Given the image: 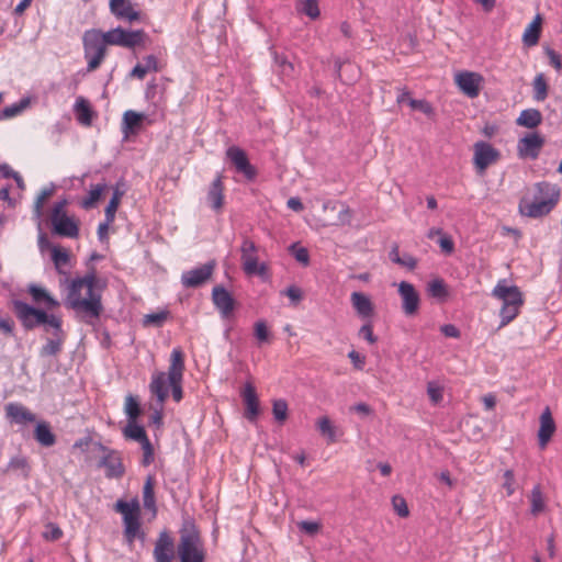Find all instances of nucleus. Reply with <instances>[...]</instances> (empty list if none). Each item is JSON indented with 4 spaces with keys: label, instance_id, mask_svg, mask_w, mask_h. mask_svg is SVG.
<instances>
[{
    "label": "nucleus",
    "instance_id": "obj_44",
    "mask_svg": "<svg viewBox=\"0 0 562 562\" xmlns=\"http://www.w3.org/2000/svg\"><path fill=\"white\" fill-rule=\"evenodd\" d=\"M427 291L430 296L445 300L449 292L442 279H434L428 283Z\"/></svg>",
    "mask_w": 562,
    "mask_h": 562
},
{
    "label": "nucleus",
    "instance_id": "obj_50",
    "mask_svg": "<svg viewBox=\"0 0 562 562\" xmlns=\"http://www.w3.org/2000/svg\"><path fill=\"white\" fill-rule=\"evenodd\" d=\"M408 105L413 109V110H417V111H420L423 112L424 114L428 115V116H431L434 115V108L431 106V104L426 101V100H416V99H409L408 100Z\"/></svg>",
    "mask_w": 562,
    "mask_h": 562
},
{
    "label": "nucleus",
    "instance_id": "obj_12",
    "mask_svg": "<svg viewBox=\"0 0 562 562\" xmlns=\"http://www.w3.org/2000/svg\"><path fill=\"white\" fill-rule=\"evenodd\" d=\"M240 259L243 270L248 276H263L267 271V267L265 263H260L257 255V246L256 244L246 238L243 240L240 247Z\"/></svg>",
    "mask_w": 562,
    "mask_h": 562
},
{
    "label": "nucleus",
    "instance_id": "obj_52",
    "mask_svg": "<svg viewBox=\"0 0 562 562\" xmlns=\"http://www.w3.org/2000/svg\"><path fill=\"white\" fill-rule=\"evenodd\" d=\"M61 536H63V531L56 524L48 522L45 526V531L43 532V537L46 540L55 541V540L60 539Z\"/></svg>",
    "mask_w": 562,
    "mask_h": 562
},
{
    "label": "nucleus",
    "instance_id": "obj_29",
    "mask_svg": "<svg viewBox=\"0 0 562 562\" xmlns=\"http://www.w3.org/2000/svg\"><path fill=\"white\" fill-rule=\"evenodd\" d=\"M316 429L328 442H335L342 436V430L337 427L328 416H322L316 420Z\"/></svg>",
    "mask_w": 562,
    "mask_h": 562
},
{
    "label": "nucleus",
    "instance_id": "obj_11",
    "mask_svg": "<svg viewBox=\"0 0 562 562\" xmlns=\"http://www.w3.org/2000/svg\"><path fill=\"white\" fill-rule=\"evenodd\" d=\"M453 80L459 90L470 99L479 97L484 86V77L470 70L458 71Z\"/></svg>",
    "mask_w": 562,
    "mask_h": 562
},
{
    "label": "nucleus",
    "instance_id": "obj_23",
    "mask_svg": "<svg viewBox=\"0 0 562 562\" xmlns=\"http://www.w3.org/2000/svg\"><path fill=\"white\" fill-rule=\"evenodd\" d=\"M4 409L5 417L10 423L26 425L35 420V415L20 403H9Z\"/></svg>",
    "mask_w": 562,
    "mask_h": 562
},
{
    "label": "nucleus",
    "instance_id": "obj_1",
    "mask_svg": "<svg viewBox=\"0 0 562 562\" xmlns=\"http://www.w3.org/2000/svg\"><path fill=\"white\" fill-rule=\"evenodd\" d=\"M67 306L75 311L77 316L87 324L98 319L103 311L102 293L97 288L94 272L70 281L68 286Z\"/></svg>",
    "mask_w": 562,
    "mask_h": 562
},
{
    "label": "nucleus",
    "instance_id": "obj_16",
    "mask_svg": "<svg viewBox=\"0 0 562 562\" xmlns=\"http://www.w3.org/2000/svg\"><path fill=\"white\" fill-rule=\"evenodd\" d=\"M543 145V136L539 133H529L518 140L517 151L520 158L537 159Z\"/></svg>",
    "mask_w": 562,
    "mask_h": 562
},
{
    "label": "nucleus",
    "instance_id": "obj_62",
    "mask_svg": "<svg viewBox=\"0 0 562 562\" xmlns=\"http://www.w3.org/2000/svg\"><path fill=\"white\" fill-rule=\"evenodd\" d=\"M348 357L357 369L361 370L363 368L366 363V358L361 356L359 352H357L356 350H351L348 353Z\"/></svg>",
    "mask_w": 562,
    "mask_h": 562
},
{
    "label": "nucleus",
    "instance_id": "obj_15",
    "mask_svg": "<svg viewBox=\"0 0 562 562\" xmlns=\"http://www.w3.org/2000/svg\"><path fill=\"white\" fill-rule=\"evenodd\" d=\"M14 312L26 328H33L37 325L45 324L48 319V315L44 311L36 310L21 301L14 302Z\"/></svg>",
    "mask_w": 562,
    "mask_h": 562
},
{
    "label": "nucleus",
    "instance_id": "obj_38",
    "mask_svg": "<svg viewBox=\"0 0 562 562\" xmlns=\"http://www.w3.org/2000/svg\"><path fill=\"white\" fill-rule=\"evenodd\" d=\"M533 99L537 102H542L548 97L549 86L546 76L540 72L537 74L532 81Z\"/></svg>",
    "mask_w": 562,
    "mask_h": 562
},
{
    "label": "nucleus",
    "instance_id": "obj_6",
    "mask_svg": "<svg viewBox=\"0 0 562 562\" xmlns=\"http://www.w3.org/2000/svg\"><path fill=\"white\" fill-rule=\"evenodd\" d=\"M186 370L184 352L180 347L172 349L169 359V367L166 373V386L171 389V395L175 402L179 403L183 398V374Z\"/></svg>",
    "mask_w": 562,
    "mask_h": 562
},
{
    "label": "nucleus",
    "instance_id": "obj_13",
    "mask_svg": "<svg viewBox=\"0 0 562 562\" xmlns=\"http://www.w3.org/2000/svg\"><path fill=\"white\" fill-rule=\"evenodd\" d=\"M501 153L486 142H476L473 146V164L479 173H484L487 167L497 162Z\"/></svg>",
    "mask_w": 562,
    "mask_h": 562
},
{
    "label": "nucleus",
    "instance_id": "obj_51",
    "mask_svg": "<svg viewBox=\"0 0 562 562\" xmlns=\"http://www.w3.org/2000/svg\"><path fill=\"white\" fill-rule=\"evenodd\" d=\"M297 528L308 536H314L321 530L322 525L317 521L301 520L297 522Z\"/></svg>",
    "mask_w": 562,
    "mask_h": 562
},
{
    "label": "nucleus",
    "instance_id": "obj_20",
    "mask_svg": "<svg viewBox=\"0 0 562 562\" xmlns=\"http://www.w3.org/2000/svg\"><path fill=\"white\" fill-rule=\"evenodd\" d=\"M109 8L117 20L132 23L140 19V12L135 9L131 0H110Z\"/></svg>",
    "mask_w": 562,
    "mask_h": 562
},
{
    "label": "nucleus",
    "instance_id": "obj_14",
    "mask_svg": "<svg viewBox=\"0 0 562 562\" xmlns=\"http://www.w3.org/2000/svg\"><path fill=\"white\" fill-rule=\"evenodd\" d=\"M216 263L211 260L201 267L184 271L181 274V283L184 288H199L206 283L215 270Z\"/></svg>",
    "mask_w": 562,
    "mask_h": 562
},
{
    "label": "nucleus",
    "instance_id": "obj_59",
    "mask_svg": "<svg viewBox=\"0 0 562 562\" xmlns=\"http://www.w3.org/2000/svg\"><path fill=\"white\" fill-rule=\"evenodd\" d=\"M292 248H293V255H294L295 259L299 262L303 263L304 266H307L310 262V255H308L307 249L304 247L296 248L295 246H293Z\"/></svg>",
    "mask_w": 562,
    "mask_h": 562
},
{
    "label": "nucleus",
    "instance_id": "obj_10",
    "mask_svg": "<svg viewBox=\"0 0 562 562\" xmlns=\"http://www.w3.org/2000/svg\"><path fill=\"white\" fill-rule=\"evenodd\" d=\"M50 222L53 229L57 235L69 238L78 237V221L75 217L67 215L65 212V202H59L54 205Z\"/></svg>",
    "mask_w": 562,
    "mask_h": 562
},
{
    "label": "nucleus",
    "instance_id": "obj_17",
    "mask_svg": "<svg viewBox=\"0 0 562 562\" xmlns=\"http://www.w3.org/2000/svg\"><path fill=\"white\" fill-rule=\"evenodd\" d=\"M227 158L235 166L236 170L245 176L248 180H254L257 176L256 168L249 162V159L241 148L238 146H231L226 150Z\"/></svg>",
    "mask_w": 562,
    "mask_h": 562
},
{
    "label": "nucleus",
    "instance_id": "obj_64",
    "mask_svg": "<svg viewBox=\"0 0 562 562\" xmlns=\"http://www.w3.org/2000/svg\"><path fill=\"white\" fill-rule=\"evenodd\" d=\"M439 246L446 254H451L454 250L453 240L449 236H443L439 239Z\"/></svg>",
    "mask_w": 562,
    "mask_h": 562
},
{
    "label": "nucleus",
    "instance_id": "obj_26",
    "mask_svg": "<svg viewBox=\"0 0 562 562\" xmlns=\"http://www.w3.org/2000/svg\"><path fill=\"white\" fill-rule=\"evenodd\" d=\"M555 432V423L553 420L551 411L546 407L540 415V427L538 430L539 445L543 448L548 445L550 439Z\"/></svg>",
    "mask_w": 562,
    "mask_h": 562
},
{
    "label": "nucleus",
    "instance_id": "obj_48",
    "mask_svg": "<svg viewBox=\"0 0 562 562\" xmlns=\"http://www.w3.org/2000/svg\"><path fill=\"white\" fill-rule=\"evenodd\" d=\"M26 106V102L21 101L20 103L11 104L4 108L0 113V120H9L19 115Z\"/></svg>",
    "mask_w": 562,
    "mask_h": 562
},
{
    "label": "nucleus",
    "instance_id": "obj_4",
    "mask_svg": "<svg viewBox=\"0 0 562 562\" xmlns=\"http://www.w3.org/2000/svg\"><path fill=\"white\" fill-rule=\"evenodd\" d=\"M178 555L180 562H199L204 553L203 541L195 524L187 519L179 530Z\"/></svg>",
    "mask_w": 562,
    "mask_h": 562
},
{
    "label": "nucleus",
    "instance_id": "obj_42",
    "mask_svg": "<svg viewBox=\"0 0 562 562\" xmlns=\"http://www.w3.org/2000/svg\"><path fill=\"white\" fill-rule=\"evenodd\" d=\"M296 9L299 12L307 15L312 20H316L321 15L317 0H302L297 2Z\"/></svg>",
    "mask_w": 562,
    "mask_h": 562
},
{
    "label": "nucleus",
    "instance_id": "obj_46",
    "mask_svg": "<svg viewBox=\"0 0 562 562\" xmlns=\"http://www.w3.org/2000/svg\"><path fill=\"white\" fill-rule=\"evenodd\" d=\"M544 508L542 493L539 485H536L531 491V513L539 514Z\"/></svg>",
    "mask_w": 562,
    "mask_h": 562
},
{
    "label": "nucleus",
    "instance_id": "obj_35",
    "mask_svg": "<svg viewBox=\"0 0 562 562\" xmlns=\"http://www.w3.org/2000/svg\"><path fill=\"white\" fill-rule=\"evenodd\" d=\"M52 260L54 262V266L56 270L59 273H66L65 268H67L70 263V254L67 249L59 247V246H53L52 247Z\"/></svg>",
    "mask_w": 562,
    "mask_h": 562
},
{
    "label": "nucleus",
    "instance_id": "obj_9",
    "mask_svg": "<svg viewBox=\"0 0 562 562\" xmlns=\"http://www.w3.org/2000/svg\"><path fill=\"white\" fill-rule=\"evenodd\" d=\"M150 394L156 398V403L151 405L153 413L150 420L160 425L162 420L164 404L168 398V389L166 386V373L164 371L154 372L149 383Z\"/></svg>",
    "mask_w": 562,
    "mask_h": 562
},
{
    "label": "nucleus",
    "instance_id": "obj_22",
    "mask_svg": "<svg viewBox=\"0 0 562 562\" xmlns=\"http://www.w3.org/2000/svg\"><path fill=\"white\" fill-rule=\"evenodd\" d=\"M124 434L127 438L137 441L143 449V457H153L154 448L146 435L144 427L136 424V420L128 422Z\"/></svg>",
    "mask_w": 562,
    "mask_h": 562
},
{
    "label": "nucleus",
    "instance_id": "obj_3",
    "mask_svg": "<svg viewBox=\"0 0 562 562\" xmlns=\"http://www.w3.org/2000/svg\"><path fill=\"white\" fill-rule=\"evenodd\" d=\"M539 195L533 201L521 200L519 212L524 216L538 218L549 214L560 200V189L557 184L540 182L537 184Z\"/></svg>",
    "mask_w": 562,
    "mask_h": 562
},
{
    "label": "nucleus",
    "instance_id": "obj_58",
    "mask_svg": "<svg viewBox=\"0 0 562 562\" xmlns=\"http://www.w3.org/2000/svg\"><path fill=\"white\" fill-rule=\"evenodd\" d=\"M504 479L505 482L503 483V487L506 490L507 495L510 496L515 492L513 470H506L504 473Z\"/></svg>",
    "mask_w": 562,
    "mask_h": 562
},
{
    "label": "nucleus",
    "instance_id": "obj_19",
    "mask_svg": "<svg viewBox=\"0 0 562 562\" xmlns=\"http://www.w3.org/2000/svg\"><path fill=\"white\" fill-rule=\"evenodd\" d=\"M155 562H172L175 541L167 530L159 532L153 551Z\"/></svg>",
    "mask_w": 562,
    "mask_h": 562
},
{
    "label": "nucleus",
    "instance_id": "obj_24",
    "mask_svg": "<svg viewBox=\"0 0 562 562\" xmlns=\"http://www.w3.org/2000/svg\"><path fill=\"white\" fill-rule=\"evenodd\" d=\"M350 301L360 318L368 321L374 315V305L367 294L362 292H352Z\"/></svg>",
    "mask_w": 562,
    "mask_h": 562
},
{
    "label": "nucleus",
    "instance_id": "obj_5",
    "mask_svg": "<svg viewBox=\"0 0 562 562\" xmlns=\"http://www.w3.org/2000/svg\"><path fill=\"white\" fill-rule=\"evenodd\" d=\"M85 59L87 60V71L97 70L106 56L105 33L100 30H88L82 36Z\"/></svg>",
    "mask_w": 562,
    "mask_h": 562
},
{
    "label": "nucleus",
    "instance_id": "obj_47",
    "mask_svg": "<svg viewBox=\"0 0 562 562\" xmlns=\"http://www.w3.org/2000/svg\"><path fill=\"white\" fill-rule=\"evenodd\" d=\"M167 317H168V312L161 311L158 313L145 315L143 323L145 326L160 327L166 322Z\"/></svg>",
    "mask_w": 562,
    "mask_h": 562
},
{
    "label": "nucleus",
    "instance_id": "obj_40",
    "mask_svg": "<svg viewBox=\"0 0 562 562\" xmlns=\"http://www.w3.org/2000/svg\"><path fill=\"white\" fill-rule=\"evenodd\" d=\"M35 439L45 447H49L55 442V435L52 432L50 427L46 423L37 424L34 431Z\"/></svg>",
    "mask_w": 562,
    "mask_h": 562
},
{
    "label": "nucleus",
    "instance_id": "obj_21",
    "mask_svg": "<svg viewBox=\"0 0 562 562\" xmlns=\"http://www.w3.org/2000/svg\"><path fill=\"white\" fill-rule=\"evenodd\" d=\"M212 301L223 318H228L233 314L235 300L225 288L221 285L214 286Z\"/></svg>",
    "mask_w": 562,
    "mask_h": 562
},
{
    "label": "nucleus",
    "instance_id": "obj_39",
    "mask_svg": "<svg viewBox=\"0 0 562 562\" xmlns=\"http://www.w3.org/2000/svg\"><path fill=\"white\" fill-rule=\"evenodd\" d=\"M155 479L153 475H147L144 488H143V502L144 507L156 512V499L154 493Z\"/></svg>",
    "mask_w": 562,
    "mask_h": 562
},
{
    "label": "nucleus",
    "instance_id": "obj_60",
    "mask_svg": "<svg viewBox=\"0 0 562 562\" xmlns=\"http://www.w3.org/2000/svg\"><path fill=\"white\" fill-rule=\"evenodd\" d=\"M547 56L549 57L550 64L557 69V71L562 70V58L561 56L553 49L547 48Z\"/></svg>",
    "mask_w": 562,
    "mask_h": 562
},
{
    "label": "nucleus",
    "instance_id": "obj_61",
    "mask_svg": "<svg viewBox=\"0 0 562 562\" xmlns=\"http://www.w3.org/2000/svg\"><path fill=\"white\" fill-rule=\"evenodd\" d=\"M374 468L379 469L380 473L383 476H389L391 474V472H392V467L387 462H379L374 467H373V464L371 462H369L368 470L369 471H373Z\"/></svg>",
    "mask_w": 562,
    "mask_h": 562
},
{
    "label": "nucleus",
    "instance_id": "obj_49",
    "mask_svg": "<svg viewBox=\"0 0 562 562\" xmlns=\"http://www.w3.org/2000/svg\"><path fill=\"white\" fill-rule=\"evenodd\" d=\"M392 506H393L394 512L400 517L405 518V517H407L409 515L407 503H406V501H405V498L403 496L394 495L392 497Z\"/></svg>",
    "mask_w": 562,
    "mask_h": 562
},
{
    "label": "nucleus",
    "instance_id": "obj_54",
    "mask_svg": "<svg viewBox=\"0 0 562 562\" xmlns=\"http://www.w3.org/2000/svg\"><path fill=\"white\" fill-rule=\"evenodd\" d=\"M282 294L286 295L293 304L300 303L303 299V292L296 285H290L282 292Z\"/></svg>",
    "mask_w": 562,
    "mask_h": 562
},
{
    "label": "nucleus",
    "instance_id": "obj_56",
    "mask_svg": "<svg viewBox=\"0 0 562 562\" xmlns=\"http://www.w3.org/2000/svg\"><path fill=\"white\" fill-rule=\"evenodd\" d=\"M255 336L260 341H267L269 338V331L266 323L259 321L255 324Z\"/></svg>",
    "mask_w": 562,
    "mask_h": 562
},
{
    "label": "nucleus",
    "instance_id": "obj_2",
    "mask_svg": "<svg viewBox=\"0 0 562 562\" xmlns=\"http://www.w3.org/2000/svg\"><path fill=\"white\" fill-rule=\"evenodd\" d=\"M491 295L502 303L499 308V327L512 323L519 315L525 303L524 293L517 285L509 284L507 279H499Z\"/></svg>",
    "mask_w": 562,
    "mask_h": 562
},
{
    "label": "nucleus",
    "instance_id": "obj_37",
    "mask_svg": "<svg viewBox=\"0 0 562 562\" xmlns=\"http://www.w3.org/2000/svg\"><path fill=\"white\" fill-rule=\"evenodd\" d=\"M106 189L105 183H98L94 186H91V189L89 190L88 195L81 200L80 205L85 210H90L95 206V204L101 199L103 192Z\"/></svg>",
    "mask_w": 562,
    "mask_h": 562
},
{
    "label": "nucleus",
    "instance_id": "obj_33",
    "mask_svg": "<svg viewBox=\"0 0 562 562\" xmlns=\"http://www.w3.org/2000/svg\"><path fill=\"white\" fill-rule=\"evenodd\" d=\"M74 109L77 120L80 124L85 126L91 125L92 110L88 100H86L83 97L77 98Z\"/></svg>",
    "mask_w": 562,
    "mask_h": 562
},
{
    "label": "nucleus",
    "instance_id": "obj_45",
    "mask_svg": "<svg viewBox=\"0 0 562 562\" xmlns=\"http://www.w3.org/2000/svg\"><path fill=\"white\" fill-rule=\"evenodd\" d=\"M272 414L279 423H284L288 418V403L284 400L273 401Z\"/></svg>",
    "mask_w": 562,
    "mask_h": 562
},
{
    "label": "nucleus",
    "instance_id": "obj_25",
    "mask_svg": "<svg viewBox=\"0 0 562 562\" xmlns=\"http://www.w3.org/2000/svg\"><path fill=\"white\" fill-rule=\"evenodd\" d=\"M241 396L246 406L245 417L250 422H255L259 414V400L256 389L250 382L245 384Z\"/></svg>",
    "mask_w": 562,
    "mask_h": 562
},
{
    "label": "nucleus",
    "instance_id": "obj_31",
    "mask_svg": "<svg viewBox=\"0 0 562 562\" xmlns=\"http://www.w3.org/2000/svg\"><path fill=\"white\" fill-rule=\"evenodd\" d=\"M29 293L32 296L34 303L44 304V306L48 310L56 308L59 303L56 299H54L44 288L31 284L29 286Z\"/></svg>",
    "mask_w": 562,
    "mask_h": 562
},
{
    "label": "nucleus",
    "instance_id": "obj_36",
    "mask_svg": "<svg viewBox=\"0 0 562 562\" xmlns=\"http://www.w3.org/2000/svg\"><path fill=\"white\" fill-rule=\"evenodd\" d=\"M541 121L542 115L539 110L527 109L521 111L516 122L519 126L535 128L541 123Z\"/></svg>",
    "mask_w": 562,
    "mask_h": 562
},
{
    "label": "nucleus",
    "instance_id": "obj_41",
    "mask_svg": "<svg viewBox=\"0 0 562 562\" xmlns=\"http://www.w3.org/2000/svg\"><path fill=\"white\" fill-rule=\"evenodd\" d=\"M64 340V335H56V338L48 339L40 350L41 357L57 356L61 351Z\"/></svg>",
    "mask_w": 562,
    "mask_h": 562
},
{
    "label": "nucleus",
    "instance_id": "obj_63",
    "mask_svg": "<svg viewBox=\"0 0 562 562\" xmlns=\"http://www.w3.org/2000/svg\"><path fill=\"white\" fill-rule=\"evenodd\" d=\"M50 194H52V191L43 190L40 193V195L37 196L36 202H35V212L38 216L42 212V207H43L45 201L49 198Z\"/></svg>",
    "mask_w": 562,
    "mask_h": 562
},
{
    "label": "nucleus",
    "instance_id": "obj_43",
    "mask_svg": "<svg viewBox=\"0 0 562 562\" xmlns=\"http://www.w3.org/2000/svg\"><path fill=\"white\" fill-rule=\"evenodd\" d=\"M124 412L128 417V422H134L140 415V406L138 398L134 395H127L124 403Z\"/></svg>",
    "mask_w": 562,
    "mask_h": 562
},
{
    "label": "nucleus",
    "instance_id": "obj_34",
    "mask_svg": "<svg viewBox=\"0 0 562 562\" xmlns=\"http://www.w3.org/2000/svg\"><path fill=\"white\" fill-rule=\"evenodd\" d=\"M98 468L105 469V475L108 479H119L125 471L121 459H100Z\"/></svg>",
    "mask_w": 562,
    "mask_h": 562
},
{
    "label": "nucleus",
    "instance_id": "obj_55",
    "mask_svg": "<svg viewBox=\"0 0 562 562\" xmlns=\"http://www.w3.org/2000/svg\"><path fill=\"white\" fill-rule=\"evenodd\" d=\"M427 393H428L430 401L434 404H438L442 401L443 393H442V389L440 386H438L434 383H429L427 386Z\"/></svg>",
    "mask_w": 562,
    "mask_h": 562
},
{
    "label": "nucleus",
    "instance_id": "obj_32",
    "mask_svg": "<svg viewBox=\"0 0 562 562\" xmlns=\"http://www.w3.org/2000/svg\"><path fill=\"white\" fill-rule=\"evenodd\" d=\"M144 63H138L131 71V77L143 80L146 75L150 71L157 72L160 70L158 66V59L154 55H147L144 57Z\"/></svg>",
    "mask_w": 562,
    "mask_h": 562
},
{
    "label": "nucleus",
    "instance_id": "obj_28",
    "mask_svg": "<svg viewBox=\"0 0 562 562\" xmlns=\"http://www.w3.org/2000/svg\"><path fill=\"white\" fill-rule=\"evenodd\" d=\"M144 119L145 115L142 113L133 110L125 111L122 120V133L124 137L128 138L130 135L136 134L140 130Z\"/></svg>",
    "mask_w": 562,
    "mask_h": 562
},
{
    "label": "nucleus",
    "instance_id": "obj_8",
    "mask_svg": "<svg viewBox=\"0 0 562 562\" xmlns=\"http://www.w3.org/2000/svg\"><path fill=\"white\" fill-rule=\"evenodd\" d=\"M115 510L123 516L124 522V535L130 543L139 535L140 521H139V504L134 501L127 503L124 501H117Z\"/></svg>",
    "mask_w": 562,
    "mask_h": 562
},
{
    "label": "nucleus",
    "instance_id": "obj_27",
    "mask_svg": "<svg viewBox=\"0 0 562 562\" xmlns=\"http://www.w3.org/2000/svg\"><path fill=\"white\" fill-rule=\"evenodd\" d=\"M207 202L211 207L220 212L224 205V183L222 175H217L207 191Z\"/></svg>",
    "mask_w": 562,
    "mask_h": 562
},
{
    "label": "nucleus",
    "instance_id": "obj_7",
    "mask_svg": "<svg viewBox=\"0 0 562 562\" xmlns=\"http://www.w3.org/2000/svg\"><path fill=\"white\" fill-rule=\"evenodd\" d=\"M105 33L106 42L110 45L121 46L134 49L138 46H145L148 35L144 30H124L121 26L112 29Z\"/></svg>",
    "mask_w": 562,
    "mask_h": 562
},
{
    "label": "nucleus",
    "instance_id": "obj_53",
    "mask_svg": "<svg viewBox=\"0 0 562 562\" xmlns=\"http://www.w3.org/2000/svg\"><path fill=\"white\" fill-rule=\"evenodd\" d=\"M358 335L364 338L369 344L373 345L376 342V337L373 334V326L371 322H366L359 329Z\"/></svg>",
    "mask_w": 562,
    "mask_h": 562
},
{
    "label": "nucleus",
    "instance_id": "obj_57",
    "mask_svg": "<svg viewBox=\"0 0 562 562\" xmlns=\"http://www.w3.org/2000/svg\"><path fill=\"white\" fill-rule=\"evenodd\" d=\"M120 202L116 201V199H111L108 206L105 207V218L108 220V222H114L115 220V214H116V211L120 206Z\"/></svg>",
    "mask_w": 562,
    "mask_h": 562
},
{
    "label": "nucleus",
    "instance_id": "obj_18",
    "mask_svg": "<svg viewBox=\"0 0 562 562\" xmlns=\"http://www.w3.org/2000/svg\"><path fill=\"white\" fill-rule=\"evenodd\" d=\"M398 294L402 299V308L406 316L417 314L420 305V297L415 286L406 281L398 284Z\"/></svg>",
    "mask_w": 562,
    "mask_h": 562
},
{
    "label": "nucleus",
    "instance_id": "obj_30",
    "mask_svg": "<svg viewBox=\"0 0 562 562\" xmlns=\"http://www.w3.org/2000/svg\"><path fill=\"white\" fill-rule=\"evenodd\" d=\"M541 25L542 18L539 14L527 25L522 34V43L526 46L532 47L538 44L541 35Z\"/></svg>",
    "mask_w": 562,
    "mask_h": 562
}]
</instances>
